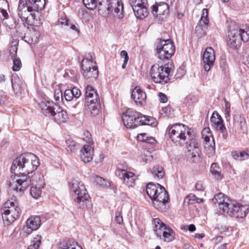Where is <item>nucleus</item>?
I'll use <instances>...</instances> for the list:
<instances>
[{
    "label": "nucleus",
    "mask_w": 249,
    "mask_h": 249,
    "mask_svg": "<svg viewBox=\"0 0 249 249\" xmlns=\"http://www.w3.org/2000/svg\"><path fill=\"white\" fill-rule=\"evenodd\" d=\"M40 162L38 157L32 153L22 154L13 161L11 170L15 175L11 177L8 181V185L17 192H23L31 185L29 175L36 170Z\"/></svg>",
    "instance_id": "f257e3e1"
},
{
    "label": "nucleus",
    "mask_w": 249,
    "mask_h": 249,
    "mask_svg": "<svg viewBox=\"0 0 249 249\" xmlns=\"http://www.w3.org/2000/svg\"><path fill=\"white\" fill-rule=\"evenodd\" d=\"M31 6L27 5V1L20 0L18 8V16L20 21L25 25L38 26L36 19V12L43 10L46 5V0H28Z\"/></svg>",
    "instance_id": "f03ea898"
},
{
    "label": "nucleus",
    "mask_w": 249,
    "mask_h": 249,
    "mask_svg": "<svg viewBox=\"0 0 249 249\" xmlns=\"http://www.w3.org/2000/svg\"><path fill=\"white\" fill-rule=\"evenodd\" d=\"M98 9L100 14L104 17L109 14L121 19L124 17V6L121 0H107L100 1Z\"/></svg>",
    "instance_id": "7ed1b4c3"
},
{
    "label": "nucleus",
    "mask_w": 249,
    "mask_h": 249,
    "mask_svg": "<svg viewBox=\"0 0 249 249\" xmlns=\"http://www.w3.org/2000/svg\"><path fill=\"white\" fill-rule=\"evenodd\" d=\"M71 190L74 193V202L80 208L84 209L90 206L89 196L82 181L73 179L71 182Z\"/></svg>",
    "instance_id": "20e7f679"
},
{
    "label": "nucleus",
    "mask_w": 249,
    "mask_h": 249,
    "mask_svg": "<svg viewBox=\"0 0 249 249\" xmlns=\"http://www.w3.org/2000/svg\"><path fill=\"white\" fill-rule=\"evenodd\" d=\"M94 54L89 53L85 54L81 62L82 73L87 79L92 81L98 76V70L94 61Z\"/></svg>",
    "instance_id": "39448f33"
},
{
    "label": "nucleus",
    "mask_w": 249,
    "mask_h": 249,
    "mask_svg": "<svg viewBox=\"0 0 249 249\" xmlns=\"http://www.w3.org/2000/svg\"><path fill=\"white\" fill-rule=\"evenodd\" d=\"M168 133L171 141L177 144L183 145L189 138L192 134L191 129L183 124H175L168 129Z\"/></svg>",
    "instance_id": "423d86ee"
},
{
    "label": "nucleus",
    "mask_w": 249,
    "mask_h": 249,
    "mask_svg": "<svg viewBox=\"0 0 249 249\" xmlns=\"http://www.w3.org/2000/svg\"><path fill=\"white\" fill-rule=\"evenodd\" d=\"M21 210L18 202L11 198L6 201L2 210V217L4 223L6 225L14 222L20 216Z\"/></svg>",
    "instance_id": "0eeeda50"
},
{
    "label": "nucleus",
    "mask_w": 249,
    "mask_h": 249,
    "mask_svg": "<svg viewBox=\"0 0 249 249\" xmlns=\"http://www.w3.org/2000/svg\"><path fill=\"white\" fill-rule=\"evenodd\" d=\"M85 105L91 113L95 115L99 112L100 103L97 90L92 86L88 85L85 91Z\"/></svg>",
    "instance_id": "6e6552de"
},
{
    "label": "nucleus",
    "mask_w": 249,
    "mask_h": 249,
    "mask_svg": "<svg viewBox=\"0 0 249 249\" xmlns=\"http://www.w3.org/2000/svg\"><path fill=\"white\" fill-rule=\"evenodd\" d=\"M83 141L86 142L80 151V158L85 163H89L94 156V143L91 135L89 131L84 133Z\"/></svg>",
    "instance_id": "1a4fd4ad"
},
{
    "label": "nucleus",
    "mask_w": 249,
    "mask_h": 249,
    "mask_svg": "<svg viewBox=\"0 0 249 249\" xmlns=\"http://www.w3.org/2000/svg\"><path fill=\"white\" fill-rule=\"evenodd\" d=\"M171 69L168 64L160 66L158 64L154 65L151 68V76L156 83L163 84L169 80V76Z\"/></svg>",
    "instance_id": "9d476101"
},
{
    "label": "nucleus",
    "mask_w": 249,
    "mask_h": 249,
    "mask_svg": "<svg viewBox=\"0 0 249 249\" xmlns=\"http://www.w3.org/2000/svg\"><path fill=\"white\" fill-rule=\"evenodd\" d=\"M141 113L132 108H128L122 115V119L124 125L127 128L133 129L141 125Z\"/></svg>",
    "instance_id": "9b49d317"
},
{
    "label": "nucleus",
    "mask_w": 249,
    "mask_h": 249,
    "mask_svg": "<svg viewBox=\"0 0 249 249\" xmlns=\"http://www.w3.org/2000/svg\"><path fill=\"white\" fill-rule=\"evenodd\" d=\"M175 47L169 39L160 40L157 46V53L161 60L169 59L175 53Z\"/></svg>",
    "instance_id": "f8f14e48"
},
{
    "label": "nucleus",
    "mask_w": 249,
    "mask_h": 249,
    "mask_svg": "<svg viewBox=\"0 0 249 249\" xmlns=\"http://www.w3.org/2000/svg\"><path fill=\"white\" fill-rule=\"evenodd\" d=\"M155 225L154 231L158 236L161 239V236L165 242H170L174 239L172 230L167 227L159 218H155L153 222Z\"/></svg>",
    "instance_id": "ddd939ff"
},
{
    "label": "nucleus",
    "mask_w": 249,
    "mask_h": 249,
    "mask_svg": "<svg viewBox=\"0 0 249 249\" xmlns=\"http://www.w3.org/2000/svg\"><path fill=\"white\" fill-rule=\"evenodd\" d=\"M249 204L240 203L235 201L231 202L229 211L227 213L235 218H244L248 213Z\"/></svg>",
    "instance_id": "4468645a"
},
{
    "label": "nucleus",
    "mask_w": 249,
    "mask_h": 249,
    "mask_svg": "<svg viewBox=\"0 0 249 249\" xmlns=\"http://www.w3.org/2000/svg\"><path fill=\"white\" fill-rule=\"evenodd\" d=\"M129 3L138 18L143 19L148 15L147 0H129Z\"/></svg>",
    "instance_id": "2eb2a0df"
},
{
    "label": "nucleus",
    "mask_w": 249,
    "mask_h": 249,
    "mask_svg": "<svg viewBox=\"0 0 249 249\" xmlns=\"http://www.w3.org/2000/svg\"><path fill=\"white\" fill-rule=\"evenodd\" d=\"M151 8L153 15L159 21H162L169 13V5L164 2L156 3Z\"/></svg>",
    "instance_id": "dca6fc26"
},
{
    "label": "nucleus",
    "mask_w": 249,
    "mask_h": 249,
    "mask_svg": "<svg viewBox=\"0 0 249 249\" xmlns=\"http://www.w3.org/2000/svg\"><path fill=\"white\" fill-rule=\"evenodd\" d=\"M115 175L123 180L124 183L127 186L132 187L134 185L135 176L133 173L124 169L117 168L115 171Z\"/></svg>",
    "instance_id": "f3484780"
},
{
    "label": "nucleus",
    "mask_w": 249,
    "mask_h": 249,
    "mask_svg": "<svg viewBox=\"0 0 249 249\" xmlns=\"http://www.w3.org/2000/svg\"><path fill=\"white\" fill-rule=\"evenodd\" d=\"M186 147L187 149V155L192 158L199 156V149L196 139L191 134L189 138L185 141Z\"/></svg>",
    "instance_id": "a211bd4d"
},
{
    "label": "nucleus",
    "mask_w": 249,
    "mask_h": 249,
    "mask_svg": "<svg viewBox=\"0 0 249 249\" xmlns=\"http://www.w3.org/2000/svg\"><path fill=\"white\" fill-rule=\"evenodd\" d=\"M214 60L215 53L213 49L211 47L207 48L203 55L204 69L206 71L210 70L213 65Z\"/></svg>",
    "instance_id": "6ab92c4d"
},
{
    "label": "nucleus",
    "mask_w": 249,
    "mask_h": 249,
    "mask_svg": "<svg viewBox=\"0 0 249 249\" xmlns=\"http://www.w3.org/2000/svg\"><path fill=\"white\" fill-rule=\"evenodd\" d=\"M209 22L208 10L205 8L203 9L201 18L195 29L196 33L200 36L205 35Z\"/></svg>",
    "instance_id": "aec40b11"
},
{
    "label": "nucleus",
    "mask_w": 249,
    "mask_h": 249,
    "mask_svg": "<svg viewBox=\"0 0 249 249\" xmlns=\"http://www.w3.org/2000/svg\"><path fill=\"white\" fill-rule=\"evenodd\" d=\"M131 98L136 104L143 106L146 102V94L145 92L140 87H136L131 92Z\"/></svg>",
    "instance_id": "412c9836"
},
{
    "label": "nucleus",
    "mask_w": 249,
    "mask_h": 249,
    "mask_svg": "<svg viewBox=\"0 0 249 249\" xmlns=\"http://www.w3.org/2000/svg\"><path fill=\"white\" fill-rule=\"evenodd\" d=\"M41 223V219L39 216H30L26 221V227L23 229L26 235L30 234L33 231L37 230Z\"/></svg>",
    "instance_id": "4be33fe9"
},
{
    "label": "nucleus",
    "mask_w": 249,
    "mask_h": 249,
    "mask_svg": "<svg viewBox=\"0 0 249 249\" xmlns=\"http://www.w3.org/2000/svg\"><path fill=\"white\" fill-rule=\"evenodd\" d=\"M214 199L218 204V207L223 213H227L229 211L231 202L229 198L223 193H220L214 196Z\"/></svg>",
    "instance_id": "5701e85b"
},
{
    "label": "nucleus",
    "mask_w": 249,
    "mask_h": 249,
    "mask_svg": "<svg viewBox=\"0 0 249 249\" xmlns=\"http://www.w3.org/2000/svg\"><path fill=\"white\" fill-rule=\"evenodd\" d=\"M214 199L218 204V207L223 213H227L229 211L231 202L229 198L223 193H220L214 196Z\"/></svg>",
    "instance_id": "b1692460"
},
{
    "label": "nucleus",
    "mask_w": 249,
    "mask_h": 249,
    "mask_svg": "<svg viewBox=\"0 0 249 249\" xmlns=\"http://www.w3.org/2000/svg\"><path fill=\"white\" fill-rule=\"evenodd\" d=\"M159 198L152 201L153 206L160 212H166L169 208L168 196H165L164 194L161 193Z\"/></svg>",
    "instance_id": "393cba45"
},
{
    "label": "nucleus",
    "mask_w": 249,
    "mask_h": 249,
    "mask_svg": "<svg viewBox=\"0 0 249 249\" xmlns=\"http://www.w3.org/2000/svg\"><path fill=\"white\" fill-rule=\"evenodd\" d=\"M239 34L238 30H233L230 32L227 43L231 48L234 49L240 46L241 40Z\"/></svg>",
    "instance_id": "a878e982"
},
{
    "label": "nucleus",
    "mask_w": 249,
    "mask_h": 249,
    "mask_svg": "<svg viewBox=\"0 0 249 249\" xmlns=\"http://www.w3.org/2000/svg\"><path fill=\"white\" fill-rule=\"evenodd\" d=\"M210 121L217 130H220L221 132H224L226 130V127L223 124V121L221 116L217 112H213Z\"/></svg>",
    "instance_id": "bb28decb"
},
{
    "label": "nucleus",
    "mask_w": 249,
    "mask_h": 249,
    "mask_svg": "<svg viewBox=\"0 0 249 249\" xmlns=\"http://www.w3.org/2000/svg\"><path fill=\"white\" fill-rule=\"evenodd\" d=\"M54 109H55V111L53 113L51 116L58 123L65 122L68 118L67 112L58 105L55 106V108Z\"/></svg>",
    "instance_id": "cd10ccee"
},
{
    "label": "nucleus",
    "mask_w": 249,
    "mask_h": 249,
    "mask_svg": "<svg viewBox=\"0 0 249 249\" xmlns=\"http://www.w3.org/2000/svg\"><path fill=\"white\" fill-rule=\"evenodd\" d=\"M40 36V33L38 30L33 27L25 34L23 39L29 44H34L37 42Z\"/></svg>",
    "instance_id": "c85d7f7f"
},
{
    "label": "nucleus",
    "mask_w": 249,
    "mask_h": 249,
    "mask_svg": "<svg viewBox=\"0 0 249 249\" xmlns=\"http://www.w3.org/2000/svg\"><path fill=\"white\" fill-rule=\"evenodd\" d=\"M58 246L60 249H83L77 242L72 240L61 241L58 244Z\"/></svg>",
    "instance_id": "c756f323"
},
{
    "label": "nucleus",
    "mask_w": 249,
    "mask_h": 249,
    "mask_svg": "<svg viewBox=\"0 0 249 249\" xmlns=\"http://www.w3.org/2000/svg\"><path fill=\"white\" fill-rule=\"evenodd\" d=\"M55 106H57L53 101H44L40 104V107L43 113L49 114L51 116L55 109Z\"/></svg>",
    "instance_id": "7c9ffc66"
},
{
    "label": "nucleus",
    "mask_w": 249,
    "mask_h": 249,
    "mask_svg": "<svg viewBox=\"0 0 249 249\" xmlns=\"http://www.w3.org/2000/svg\"><path fill=\"white\" fill-rule=\"evenodd\" d=\"M29 179L31 180V184L32 185H39L40 187H44L45 181L43 175L40 173H36L32 176V178Z\"/></svg>",
    "instance_id": "2f4dec72"
},
{
    "label": "nucleus",
    "mask_w": 249,
    "mask_h": 249,
    "mask_svg": "<svg viewBox=\"0 0 249 249\" xmlns=\"http://www.w3.org/2000/svg\"><path fill=\"white\" fill-rule=\"evenodd\" d=\"M7 10H9V3L7 0H0V19L3 20L7 19L9 17Z\"/></svg>",
    "instance_id": "473e14b6"
},
{
    "label": "nucleus",
    "mask_w": 249,
    "mask_h": 249,
    "mask_svg": "<svg viewBox=\"0 0 249 249\" xmlns=\"http://www.w3.org/2000/svg\"><path fill=\"white\" fill-rule=\"evenodd\" d=\"M210 172L216 179L220 180L222 179L223 176L221 174V169L216 163H212Z\"/></svg>",
    "instance_id": "72a5a7b5"
},
{
    "label": "nucleus",
    "mask_w": 249,
    "mask_h": 249,
    "mask_svg": "<svg viewBox=\"0 0 249 249\" xmlns=\"http://www.w3.org/2000/svg\"><path fill=\"white\" fill-rule=\"evenodd\" d=\"M158 185L152 183H148L146 186V191L147 195L153 201L155 198L156 193H157Z\"/></svg>",
    "instance_id": "f704fd0d"
},
{
    "label": "nucleus",
    "mask_w": 249,
    "mask_h": 249,
    "mask_svg": "<svg viewBox=\"0 0 249 249\" xmlns=\"http://www.w3.org/2000/svg\"><path fill=\"white\" fill-rule=\"evenodd\" d=\"M140 119L143 120L140 122L141 125H148L153 126H156L157 125V123L156 119L153 117L143 116L141 114Z\"/></svg>",
    "instance_id": "c9c22d12"
},
{
    "label": "nucleus",
    "mask_w": 249,
    "mask_h": 249,
    "mask_svg": "<svg viewBox=\"0 0 249 249\" xmlns=\"http://www.w3.org/2000/svg\"><path fill=\"white\" fill-rule=\"evenodd\" d=\"M201 134L202 139L205 143L210 142L213 140H214L210 129L209 127L203 128L202 130Z\"/></svg>",
    "instance_id": "e433bc0d"
},
{
    "label": "nucleus",
    "mask_w": 249,
    "mask_h": 249,
    "mask_svg": "<svg viewBox=\"0 0 249 249\" xmlns=\"http://www.w3.org/2000/svg\"><path fill=\"white\" fill-rule=\"evenodd\" d=\"M152 173L153 177L158 179L162 178L165 174L163 168L159 166L154 167L152 170Z\"/></svg>",
    "instance_id": "4c0bfd02"
},
{
    "label": "nucleus",
    "mask_w": 249,
    "mask_h": 249,
    "mask_svg": "<svg viewBox=\"0 0 249 249\" xmlns=\"http://www.w3.org/2000/svg\"><path fill=\"white\" fill-rule=\"evenodd\" d=\"M44 187H40L39 185H32L30 189L31 196L35 199L38 198L42 194V189Z\"/></svg>",
    "instance_id": "58836bf2"
},
{
    "label": "nucleus",
    "mask_w": 249,
    "mask_h": 249,
    "mask_svg": "<svg viewBox=\"0 0 249 249\" xmlns=\"http://www.w3.org/2000/svg\"><path fill=\"white\" fill-rule=\"evenodd\" d=\"M205 147L208 156L213 157L215 154V142L214 140L210 142L205 143Z\"/></svg>",
    "instance_id": "ea45409f"
},
{
    "label": "nucleus",
    "mask_w": 249,
    "mask_h": 249,
    "mask_svg": "<svg viewBox=\"0 0 249 249\" xmlns=\"http://www.w3.org/2000/svg\"><path fill=\"white\" fill-rule=\"evenodd\" d=\"M152 159V156L150 151L147 150H143L142 154L138 157V160L141 161L147 162Z\"/></svg>",
    "instance_id": "a19ab883"
},
{
    "label": "nucleus",
    "mask_w": 249,
    "mask_h": 249,
    "mask_svg": "<svg viewBox=\"0 0 249 249\" xmlns=\"http://www.w3.org/2000/svg\"><path fill=\"white\" fill-rule=\"evenodd\" d=\"M41 236L40 235H36L33 240L32 241L31 244L29 246L28 249H38L41 244Z\"/></svg>",
    "instance_id": "79ce46f5"
},
{
    "label": "nucleus",
    "mask_w": 249,
    "mask_h": 249,
    "mask_svg": "<svg viewBox=\"0 0 249 249\" xmlns=\"http://www.w3.org/2000/svg\"><path fill=\"white\" fill-rule=\"evenodd\" d=\"M138 140L139 141L146 142L153 144L155 142V140L151 137H148L146 133L139 134L137 136Z\"/></svg>",
    "instance_id": "37998d69"
},
{
    "label": "nucleus",
    "mask_w": 249,
    "mask_h": 249,
    "mask_svg": "<svg viewBox=\"0 0 249 249\" xmlns=\"http://www.w3.org/2000/svg\"><path fill=\"white\" fill-rule=\"evenodd\" d=\"M241 41L248 42L249 41V27L244 29L238 30Z\"/></svg>",
    "instance_id": "c03bdc74"
},
{
    "label": "nucleus",
    "mask_w": 249,
    "mask_h": 249,
    "mask_svg": "<svg viewBox=\"0 0 249 249\" xmlns=\"http://www.w3.org/2000/svg\"><path fill=\"white\" fill-rule=\"evenodd\" d=\"M231 155L232 158L236 160L242 161L246 160L244 150L232 151Z\"/></svg>",
    "instance_id": "a18cd8bd"
},
{
    "label": "nucleus",
    "mask_w": 249,
    "mask_h": 249,
    "mask_svg": "<svg viewBox=\"0 0 249 249\" xmlns=\"http://www.w3.org/2000/svg\"><path fill=\"white\" fill-rule=\"evenodd\" d=\"M85 6L89 10L94 9L97 6L96 0H82Z\"/></svg>",
    "instance_id": "49530a36"
},
{
    "label": "nucleus",
    "mask_w": 249,
    "mask_h": 249,
    "mask_svg": "<svg viewBox=\"0 0 249 249\" xmlns=\"http://www.w3.org/2000/svg\"><path fill=\"white\" fill-rule=\"evenodd\" d=\"M158 187L157 188L158 191H157V193H156L155 198H154L153 200H154V199H159V198L160 196V194L161 193L164 194V195L165 196H168L167 192L165 190V188L163 187L160 185L159 184H158Z\"/></svg>",
    "instance_id": "de8ad7c7"
},
{
    "label": "nucleus",
    "mask_w": 249,
    "mask_h": 249,
    "mask_svg": "<svg viewBox=\"0 0 249 249\" xmlns=\"http://www.w3.org/2000/svg\"><path fill=\"white\" fill-rule=\"evenodd\" d=\"M224 112L227 120H229L231 117V105L227 101H225Z\"/></svg>",
    "instance_id": "09e8293b"
},
{
    "label": "nucleus",
    "mask_w": 249,
    "mask_h": 249,
    "mask_svg": "<svg viewBox=\"0 0 249 249\" xmlns=\"http://www.w3.org/2000/svg\"><path fill=\"white\" fill-rule=\"evenodd\" d=\"M66 144L68 145L67 150L69 152H72L75 149L76 143L71 139H68L66 141Z\"/></svg>",
    "instance_id": "8fccbe9b"
},
{
    "label": "nucleus",
    "mask_w": 249,
    "mask_h": 249,
    "mask_svg": "<svg viewBox=\"0 0 249 249\" xmlns=\"http://www.w3.org/2000/svg\"><path fill=\"white\" fill-rule=\"evenodd\" d=\"M21 66V62L19 58H14L13 59V70L14 71H18Z\"/></svg>",
    "instance_id": "3c124183"
},
{
    "label": "nucleus",
    "mask_w": 249,
    "mask_h": 249,
    "mask_svg": "<svg viewBox=\"0 0 249 249\" xmlns=\"http://www.w3.org/2000/svg\"><path fill=\"white\" fill-rule=\"evenodd\" d=\"M95 182L96 184L99 185L100 186H108V183L103 178L100 177H97L95 178Z\"/></svg>",
    "instance_id": "603ef678"
},
{
    "label": "nucleus",
    "mask_w": 249,
    "mask_h": 249,
    "mask_svg": "<svg viewBox=\"0 0 249 249\" xmlns=\"http://www.w3.org/2000/svg\"><path fill=\"white\" fill-rule=\"evenodd\" d=\"M186 199H188L189 201L192 200L193 202H195L197 203H201L203 201V199L197 198L193 195H190L186 197Z\"/></svg>",
    "instance_id": "864d4df0"
},
{
    "label": "nucleus",
    "mask_w": 249,
    "mask_h": 249,
    "mask_svg": "<svg viewBox=\"0 0 249 249\" xmlns=\"http://www.w3.org/2000/svg\"><path fill=\"white\" fill-rule=\"evenodd\" d=\"M64 97L67 101H71L73 99V97L71 89H67L65 91Z\"/></svg>",
    "instance_id": "5fc2aeb1"
},
{
    "label": "nucleus",
    "mask_w": 249,
    "mask_h": 249,
    "mask_svg": "<svg viewBox=\"0 0 249 249\" xmlns=\"http://www.w3.org/2000/svg\"><path fill=\"white\" fill-rule=\"evenodd\" d=\"M72 94L73 97H75L76 98H78L81 95V92L80 90L77 89V88L75 87L72 88L71 89Z\"/></svg>",
    "instance_id": "6e6d98bb"
},
{
    "label": "nucleus",
    "mask_w": 249,
    "mask_h": 249,
    "mask_svg": "<svg viewBox=\"0 0 249 249\" xmlns=\"http://www.w3.org/2000/svg\"><path fill=\"white\" fill-rule=\"evenodd\" d=\"M115 219L119 224H121L123 222V219L121 212H117L115 214Z\"/></svg>",
    "instance_id": "4d7b16f0"
},
{
    "label": "nucleus",
    "mask_w": 249,
    "mask_h": 249,
    "mask_svg": "<svg viewBox=\"0 0 249 249\" xmlns=\"http://www.w3.org/2000/svg\"><path fill=\"white\" fill-rule=\"evenodd\" d=\"M58 22V24L61 25L62 26H66L67 27H68V26L69 25L68 20L66 18H61L59 19Z\"/></svg>",
    "instance_id": "13d9d810"
},
{
    "label": "nucleus",
    "mask_w": 249,
    "mask_h": 249,
    "mask_svg": "<svg viewBox=\"0 0 249 249\" xmlns=\"http://www.w3.org/2000/svg\"><path fill=\"white\" fill-rule=\"evenodd\" d=\"M159 100L161 103H166L167 101V97L166 95L161 92H160L159 94Z\"/></svg>",
    "instance_id": "bf43d9fd"
},
{
    "label": "nucleus",
    "mask_w": 249,
    "mask_h": 249,
    "mask_svg": "<svg viewBox=\"0 0 249 249\" xmlns=\"http://www.w3.org/2000/svg\"><path fill=\"white\" fill-rule=\"evenodd\" d=\"M17 47L16 45L11 46L9 51L12 57H14L17 54Z\"/></svg>",
    "instance_id": "052dcab7"
},
{
    "label": "nucleus",
    "mask_w": 249,
    "mask_h": 249,
    "mask_svg": "<svg viewBox=\"0 0 249 249\" xmlns=\"http://www.w3.org/2000/svg\"><path fill=\"white\" fill-rule=\"evenodd\" d=\"M78 14L79 16H82V18H87L88 16V13L84 9L81 8L78 10Z\"/></svg>",
    "instance_id": "680f3d73"
},
{
    "label": "nucleus",
    "mask_w": 249,
    "mask_h": 249,
    "mask_svg": "<svg viewBox=\"0 0 249 249\" xmlns=\"http://www.w3.org/2000/svg\"><path fill=\"white\" fill-rule=\"evenodd\" d=\"M195 187L196 190L199 191H203L204 187L203 186V184L202 182L198 181L197 182L195 185Z\"/></svg>",
    "instance_id": "e2e57ef3"
},
{
    "label": "nucleus",
    "mask_w": 249,
    "mask_h": 249,
    "mask_svg": "<svg viewBox=\"0 0 249 249\" xmlns=\"http://www.w3.org/2000/svg\"><path fill=\"white\" fill-rule=\"evenodd\" d=\"M6 95L3 91H0V104H4L6 102Z\"/></svg>",
    "instance_id": "0e129e2a"
},
{
    "label": "nucleus",
    "mask_w": 249,
    "mask_h": 249,
    "mask_svg": "<svg viewBox=\"0 0 249 249\" xmlns=\"http://www.w3.org/2000/svg\"><path fill=\"white\" fill-rule=\"evenodd\" d=\"M247 52L248 53L244 58V63L249 68V45L247 48Z\"/></svg>",
    "instance_id": "69168bd1"
},
{
    "label": "nucleus",
    "mask_w": 249,
    "mask_h": 249,
    "mask_svg": "<svg viewBox=\"0 0 249 249\" xmlns=\"http://www.w3.org/2000/svg\"><path fill=\"white\" fill-rule=\"evenodd\" d=\"M182 229L188 230L189 231L193 232L196 230V227L194 224H191L189 226H184V228H182Z\"/></svg>",
    "instance_id": "338daca9"
},
{
    "label": "nucleus",
    "mask_w": 249,
    "mask_h": 249,
    "mask_svg": "<svg viewBox=\"0 0 249 249\" xmlns=\"http://www.w3.org/2000/svg\"><path fill=\"white\" fill-rule=\"evenodd\" d=\"M67 29H70L72 30H73L74 31H75L77 33V34H78L79 33V29L77 28V27L74 24H71V23H69V25L68 26V27H67Z\"/></svg>",
    "instance_id": "774afa93"
}]
</instances>
